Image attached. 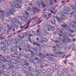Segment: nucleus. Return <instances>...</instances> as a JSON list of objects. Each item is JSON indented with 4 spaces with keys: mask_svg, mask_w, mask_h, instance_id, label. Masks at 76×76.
<instances>
[{
    "mask_svg": "<svg viewBox=\"0 0 76 76\" xmlns=\"http://www.w3.org/2000/svg\"><path fill=\"white\" fill-rule=\"evenodd\" d=\"M59 44H56L55 46H53L52 47L53 48L52 51L54 52H56L57 51H61V48H66L67 47V45L65 44L62 45L63 44L61 42H59Z\"/></svg>",
    "mask_w": 76,
    "mask_h": 76,
    "instance_id": "f257e3e1",
    "label": "nucleus"
},
{
    "mask_svg": "<svg viewBox=\"0 0 76 76\" xmlns=\"http://www.w3.org/2000/svg\"><path fill=\"white\" fill-rule=\"evenodd\" d=\"M29 63H23L21 64V66H20V67H19V68H21L23 71H25V72H26V71L28 70L27 67L29 66Z\"/></svg>",
    "mask_w": 76,
    "mask_h": 76,
    "instance_id": "f03ea898",
    "label": "nucleus"
},
{
    "mask_svg": "<svg viewBox=\"0 0 76 76\" xmlns=\"http://www.w3.org/2000/svg\"><path fill=\"white\" fill-rule=\"evenodd\" d=\"M67 35H68V34H67V33L66 31H65L64 34V33H63L61 34V35H60V36L61 39V40L63 39L64 41V40H65V39H67Z\"/></svg>",
    "mask_w": 76,
    "mask_h": 76,
    "instance_id": "7ed1b4c3",
    "label": "nucleus"
},
{
    "mask_svg": "<svg viewBox=\"0 0 76 76\" xmlns=\"http://www.w3.org/2000/svg\"><path fill=\"white\" fill-rule=\"evenodd\" d=\"M31 34V32H28L27 33H25L23 34V36H19L18 37V39L20 41H21V39H23L24 37H28L29 35Z\"/></svg>",
    "mask_w": 76,
    "mask_h": 76,
    "instance_id": "20e7f679",
    "label": "nucleus"
},
{
    "mask_svg": "<svg viewBox=\"0 0 76 76\" xmlns=\"http://www.w3.org/2000/svg\"><path fill=\"white\" fill-rule=\"evenodd\" d=\"M1 58L2 60H3V59L4 60V59H10L9 61H8V62H9L10 63H12V60H13V58H10L8 56H4L3 57H1Z\"/></svg>",
    "mask_w": 76,
    "mask_h": 76,
    "instance_id": "39448f33",
    "label": "nucleus"
},
{
    "mask_svg": "<svg viewBox=\"0 0 76 76\" xmlns=\"http://www.w3.org/2000/svg\"><path fill=\"white\" fill-rule=\"evenodd\" d=\"M34 34L35 35H39V37L40 38H42V35L41 34V32L39 31V29H38L37 31L35 32Z\"/></svg>",
    "mask_w": 76,
    "mask_h": 76,
    "instance_id": "423d86ee",
    "label": "nucleus"
},
{
    "mask_svg": "<svg viewBox=\"0 0 76 76\" xmlns=\"http://www.w3.org/2000/svg\"><path fill=\"white\" fill-rule=\"evenodd\" d=\"M10 67H9V69H11L12 71H15L16 70V67L15 66V65H13V64H9Z\"/></svg>",
    "mask_w": 76,
    "mask_h": 76,
    "instance_id": "0eeeda50",
    "label": "nucleus"
},
{
    "mask_svg": "<svg viewBox=\"0 0 76 76\" xmlns=\"http://www.w3.org/2000/svg\"><path fill=\"white\" fill-rule=\"evenodd\" d=\"M33 11L34 13H36L37 12H39V10L37 7H34L33 8Z\"/></svg>",
    "mask_w": 76,
    "mask_h": 76,
    "instance_id": "6e6552de",
    "label": "nucleus"
},
{
    "mask_svg": "<svg viewBox=\"0 0 76 76\" xmlns=\"http://www.w3.org/2000/svg\"><path fill=\"white\" fill-rule=\"evenodd\" d=\"M53 18L54 19H57L58 21V22H59V23H61V21H62V19H61V18H58L57 16L56 17L54 16L53 17Z\"/></svg>",
    "mask_w": 76,
    "mask_h": 76,
    "instance_id": "1a4fd4ad",
    "label": "nucleus"
},
{
    "mask_svg": "<svg viewBox=\"0 0 76 76\" xmlns=\"http://www.w3.org/2000/svg\"><path fill=\"white\" fill-rule=\"evenodd\" d=\"M69 69L66 68V69H65L64 68L62 70V73L64 74V73H65L66 74V73H67L68 72H69Z\"/></svg>",
    "mask_w": 76,
    "mask_h": 76,
    "instance_id": "9d476101",
    "label": "nucleus"
},
{
    "mask_svg": "<svg viewBox=\"0 0 76 76\" xmlns=\"http://www.w3.org/2000/svg\"><path fill=\"white\" fill-rule=\"evenodd\" d=\"M65 30V29L64 28H62L61 29L60 31H58V35H61V34H63V31H64Z\"/></svg>",
    "mask_w": 76,
    "mask_h": 76,
    "instance_id": "9b49d317",
    "label": "nucleus"
},
{
    "mask_svg": "<svg viewBox=\"0 0 76 76\" xmlns=\"http://www.w3.org/2000/svg\"><path fill=\"white\" fill-rule=\"evenodd\" d=\"M15 11H16V10H15V9H12L11 10H10L9 11V12L11 15H13V14L15 13Z\"/></svg>",
    "mask_w": 76,
    "mask_h": 76,
    "instance_id": "f8f14e48",
    "label": "nucleus"
},
{
    "mask_svg": "<svg viewBox=\"0 0 76 76\" xmlns=\"http://www.w3.org/2000/svg\"><path fill=\"white\" fill-rule=\"evenodd\" d=\"M60 16H62V19H66V17L65 15H63L64 14L63 13V11H61L60 12Z\"/></svg>",
    "mask_w": 76,
    "mask_h": 76,
    "instance_id": "ddd939ff",
    "label": "nucleus"
},
{
    "mask_svg": "<svg viewBox=\"0 0 76 76\" xmlns=\"http://www.w3.org/2000/svg\"><path fill=\"white\" fill-rule=\"evenodd\" d=\"M0 50H3V51H5L6 50V47L2 46L0 48Z\"/></svg>",
    "mask_w": 76,
    "mask_h": 76,
    "instance_id": "4468645a",
    "label": "nucleus"
},
{
    "mask_svg": "<svg viewBox=\"0 0 76 76\" xmlns=\"http://www.w3.org/2000/svg\"><path fill=\"white\" fill-rule=\"evenodd\" d=\"M58 76H64V74L61 73V71H59L58 72L57 74Z\"/></svg>",
    "mask_w": 76,
    "mask_h": 76,
    "instance_id": "2eb2a0df",
    "label": "nucleus"
},
{
    "mask_svg": "<svg viewBox=\"0 0 76 76\" xmlns=\"http://www.w3.org/2000/svg\"><path fill=\"white\" fill-rule=\"evenodd\" d=\"M37 47H39V51H41V50H42V49L41 48H42V46L41 45V44H40L39 43H38L37 45Z\"/></svg>",
    "mask_w": 76,
    "mask_h": 76,
    "instance_id": "dca6fc26",
    "label": "nucleus"
},
{
    "mask_svg": "<svg viewBox=\"0 0 76 76\" xmlns=\"http://www.w3.org/2000/svg\"><path fill=\"white\" fill-rule=\"evenodd\" d=\"M62 40H61V39H60V38H57L56 39V41H55V43H58V42H59V41L61 40L62 41H63V39H62Z\"/></svg>",
    "mask_w": 76,
    "mask_h": 76,
    "instance_id": "f3484780",
    "label": "nucleus"
},
{
    "mask_svg": "<svg viewBox=\"0 0 76 76\" xmlns=\"http://www.w3.org/2000/svg\"><path fill=\"white\" fill-rule=\"evenodd\" d=\"M32 20H33V21L34 22H35V20H36V18H35V17H34V18H32L31 20H30L29 21V22L27 23V25H29V24H30L31 22V21H32Z\"/></svg>",
    "mask_w": 76,
    "mask_h": 76,
    "instance_id": "a211bd4d",
    "label": "nucleus"
},
{
    "mask_svg": "<svg viewBox=\"0 0 76 76\" xmlns=\"http://www.w3.org/2000/svg\"><path fill=\"white\" fill-rule=\"evenodd\" d=\"M56 20L54 19H53L52 20L51 23L53 24V25H56Z\"/></svg>",
    "mask_w": 76,
    "mask_h": 76,
    "instance_id": "6ab92c4d",
    "label": "nucleus"
},
{
    "mask_svg": "<svg viewBox=\"0 0 76 76\" xmlns=\"http://www.w3.org/2000/svg\"><path fill=\"white\" fill-rule=\"evenodd\" d=\"M13 47L14 49H15V50H17V49H18L19 46H16V45H13Z\"/></svg>",
    "mask_w": 76,
    "mask_h": 76,
    "instance_id": "aec40b11",
    "label": "nucleus"
},
{
    "mask_svg": "<svg viewBox=\"0 0 76 76\" xmlns=\"http://www.w3.org/2000/svg\"><path fill=\"white\" fill-rule=\"evenodd\" d=\"M15 6L17 7V8H21V6L19 4H15Z\"/></svg>",
    "mask_w": 76,
    "mask_h": 76,
    "instance_id": "412c9836",
    "label": "nucleus"
},
{
    "mask_svg": "<svg viewBox=\"0 0 76 76\" xmlns=\"http://www.w3.org/2000/svg\"><path fill=\"white\" fill-rule=\"evenodd\" d=\"M22 56H23L24 57L26 58H29V55H27L25 54L22 55Z\"/></svg>",
    "mask_w": 76,
    "mask_h": 76,
    "instance_id": "4be33fe9",
    "label": "nucleus"
},
{
    "mask_svg": "<svg viewBox=\"0 0 76 76\" xmlns=\"http://www.w3.org/2000/svg\"><path fill=\"white\" fill-rule=\"evenodd\" d=\"M5 28H7L8 26H9V25L7 23H4L3 24Z\"/></svg>",
    "mask_w": 76,
    "mask_h": 76,
    "instance_id": "5701e85b",
    "label": "nucleus"
},
{
    "mask_svg": "<svg viewBox=\"0 0 76 76\" xmlns=\"http://www.w3.org/2000/svg\"><path fill=\"white\" fill-rule=\"evenodd\" d=\"M42 41L44 42H46L48 41V39L46 38H42Z\"/></svg>",
    "mask_w": 76,
    "mask_h": 76,
    "instance_id": "b1692460",
    "label": "nucleus"
},
{
    "mask_svg": "<svg viewBox=\"0 0 76 76\" xmlns=\"http://www.w3.org/2000/svg\"><path fill=\"white\" fill-rule=\"evenodd\" d=\"M26 47L27 48H29L30 49H31V45H30L28 44V43H26Z\"/></svg>",
    "mask_w": 76,
    "mask_h": 76,
    "instance_id": "393cba45",
    "label": "nucleus"
},
{
    "mask_svg": "<svg viewBox=\"0 0 76 76\" xmlns=\"http://www.w3.org/2000/svg\"><path fill=\"white\" fill-rule=\"evenodd\" d=\"M71 7L73 10H76V6H75L74 5H72L71 6Z\"/></svg>",
    "mask_w": 76,
    "mask_h": 76,
    "instance_id": "a878e982",
    "label": "nucleus"
},
{
    "mask_svg": "<svg viewBox=\"0 0 76 76\" xmlns=\"http://www.w3.org/2000/svg\"><path fill=\"white\" fill-rule=\"evenodd\" d=\"M66 31H67V32H71V33H72V32H73V31L71 30V28H70V29H69V28H68L66 29Z\"/></svg>",
    "mask_w": 76,
    "mask_h": 76,
    "instance_id": "bb28decb",
    "label": "nucleus"
},
{
    "mask_svg": "<svg viewBox=\"0 0 76 76\" xmlns=\"http://www.w3.org/2000/svg\"><path fill=\"white\" fill-rule=\"evenodd\" d=\"M48 31H50V30H51V28H52V26H51V25H48Z\"/></svg>",
    "mask_w": 76,
    "mask_h": 76,
    "instance_id": "cd10ccee",
    "label": "nucleus"
},
{
    "mask_svg": "<svg viewBox=\"0 0 76 76\" xmlns=\"http://www.w3.org/2000/svg\"><path fill=\"white\" fill-rule=\"evenodd\" d=\"M42 69H37V73H42Z\"/></svg>",
    "mask_w": 76,
    "mask_h": 76,
    "instance_id": "c85d7f7f",
    "label": "nucleus"
},
{
    "mask_svg": "<svg viewBox=\"0 0 76 76\" xmlns=\"http://www.w3.org/2000/svg\"><path fill=\"white\" fill-rule=\"evenodd\" d=\"M32 50H34V51H37V50H38V48H32Z\"/></svg>",
    "mask_w": 76,
    "mask_h": 76,
    "instance_id": "c756f323",
    "label": "nucleus"
},
{
    "mask_svg": "<svg viewBox=\"0 0 76 76\" xmlns=\"http://www.w3.org/2000/svg\"><path fill=\"white\" fill-rule=\"evenodd\" d=\"M20 63H19V62L18 61V63H17L14 66H20V67H21V66H20Z\"/></svg>",
    "mask_w": 76,
    "mask_h": 76,
    "instance_id": "7c9ffc66",
    "label": "nucleus"
},
{
    "mask_svg": "<svg viewBox=\"0 0 76 76\" xmlns=\"http://www.w3.org/2000/svg\"><path fill=\"white\" fill-rule=\"evenodd\" d=\"M63 12L64 13V14L65 15H67V14H68V12L67 11V10H63Z\"/></svg>",
    "mask_w": 76,
    "mask_h": 76,
    "instance_id": "2f4dec72",
    "label": "nucleus"
},
{
    "mask_svg": "<svg viewBox=\"0 0 76 76\" xmlns=\"http://www.w3.org/2000/svg\"><path fill=\"white\" fill-rule=\"evenodd\" d=\"M3 28V26H2V25H0V31L1 33H2V32L1 31H2V29Z\"/></svg>",
    "mask_w": 76,
    "mask_h": 76,
    "instance_id": "473e14b6",
    "label": "nucleus"
},
{
    "mask_svg": "<svg viewBox=\"0 0 76 76\" xmlns=\"http://www.w3.org/2000/svg\"><path fill=\"white\" fill-rule=\"evenodd\" d=\"M2 69H6V66L4 64H3L2 65L1 67Z\"/></svg>",
    "mask_w": 76,
    "mask_h": 76,
    "instance_id": "72a5a7b5",
    "label": "nucleus"
},
{
    "mask_svg": "<svg viewBox=\"0 0 76 76\" xmlns=\"http://www.w3.org/2000/svg\"><path fill=\"white\" fill-rule=\"evenodd\" d=\"M48 59H49V60H50V61H54V58L53 57H49Z\"/></svg>",
    "mask_w": 76,
    "mask_h": 76,
    "instance_id": "f704fd0d",
    "label": "nucleus"
},
{
    "mask_svg": "<svg viewBox=\"0 0 76 76\" xmlns=\"http://www.w3.org/2000/svg\"><path fill=\"white\" fill-rule=\"evenodd\" d=\"M15 42H16L17 44H19V42H20V41H20L19 39L18 38V39H15Z\"/></svg>",
    "mask_w": 76,
    "mask_h": 76,
    "instance_id": "c9c22d12",
    "label": "nucleus"
},
{
    "mask_svg": "<svg viewBox=\"0 0 76 76\" xmlns=\"http://www.w3.org/2000/svg\"><path fill=\"white\" fill-rule=\"evenodd\" d=\"M8 30H12V28H13V27L12 26H10L9 25V26H8Z\"/></svg>",
    "mask_w": 76,
    "mask_h": 76,
    "instance_id": "e433bc0d",
    "label": "nucleus"
},
{
    "mask_svg": "<svg viewBox=\"0 0 76 76\" xmlns=\"http://www.w3.org/2000/svg\"><path fill=\"white\" fill-rule=\"evenodd\" d=\"M46 72L47 71L46 70L44 69L43 70H42V74H45Z\"/></svg>",
    "mask_w": 76,
    "mask_h": 76,
    "instance_id": "4c0bfd02",
    "label": "nucleus"
},
{
    "mask_svg": "<svg viewBox=\"0 0 76 76\" xmlns=\"http://www.w3.org/2000/svg\"><path fill=\"white\" fill-rule=\"evenodd\" d=\"M15 53H14V55H17L18 54V50H15L14 51Z\"/></svg>",
    "mask_w": 76,
    "mask_h": 76,
    "instance_id": "58836bf2",
    "label": "nucleus"
},
{
    "mask_svg": "<svg viewBox=\"0 0 76 76\" xmlns=\"http://www.w3.org/2000/svg\"><path fill=\"white\" fill-rule=\"evenodd\" d=\"M66 10L67 11V12H70V9L69 8H66Z\"/></svg>",
    "mask_w": 76,
    "mask_h": 76,
    "instance_id": "ea45409f",
    "label": "nucleus"
},
{
    "mask_svg": "<svg viewBox=\"0 0 76 76\" xmlns=\"http://www.w3.org/2000/svg\"><path fill=\"white\" fill-rule=\"evenodd\" d=\"M53 10L54 12V15H55L56 13V12H57V10L55 8H53Z\"/></svg>",
    "mask_w": 76,
    "mask_h": 76,
    "instance_id": "a19ab883",
    "label": "nucleus"
},
{
    "mask_svg": "<svg viewBox=\"0 0 76 76\" xmlns=\"http://www.w3.org/2000/svg\"><path fill=\"white\" fill-rule=\"evenodd\" d=\"M55 57H60V54H56Z\"/></svg>",
    "mask_w": 76,
    "mask_h": 76,
    "instance_id": "79ce46f5",
    "label": "nucleus"
},
{
    "mask_svg": "<svg viewBox=\"0 0 76 76\" xmlns=\"http://www.w3.org/2000/svg\"><path fill=\"white\" fill-rule=\"evenodd\" d=\"M25 44V41L24 40H22L21 42L20 43V45H23Z\"/></svg>",
    "mask_w": 76,
    "mask_h": 76,
    "instance_id": "37998d69",
    "label": "nucleus"
},
{
    "mask_svg": "<svg viewBox=\"0 0 76 76\" xmlns=\"http://www.w3.org/2000/svg\"><path fill=\"white\" fill-rule=\"evenodd\" d=\"M48 32H43V35L44 36H46L47 35V34H48Z\"/></svg>",
    "mask_w": 76,
    "mask_h": 76,
    "instance_id": "c03bdc74",
    "label": "nucleus"
},
{
    "mask_svg": "<svg viewBox=\"0 0 76 76\" xmlns=\"http://www.w3.org/2000/svg\"><path fill=\"white\" fill-rule=\"evenodd\" d=\"M67 37H73V35H71V34H68L67 35Z\"/></svg>",
    "mask_w": 76,
    "mask_h": 76,
    "instance_id": "a18cd8bd",
    "label": "nucleus"
},
{
    "mask_svg": "<svg viewBox=\"0 0 76 76\" xmlns=\"http://www.w3.org/2000/svg\"><path fill=\"white\" fill-rule=\"evenodd\" d=\"M21 48L20 46H19V47L18 48V49L20 51H21L22 50H24V49H22V48Z\"/></svg>",
    "mask_w": 76,
    "mask_h": 76,
    "instance_id": "49530a36",
    "label": "nucleus"
},
{
    "mask_svg": "<svg viewBox=\"0 0 76 76\" xmlns=\"http://www.w3.org/2000/svg\"><path fill=\"white\" fill-rule=\"evenodd\" d=\"M70 28H72L73 29H76V26L74 25H73L72 27H70Z\"/></svg>",
    "mask_w": 76,
    "mask_h": 76,
    "instance_id": "de8ad7c7",
    "label": "nucleus"
},
{
    "mask_svg": "<svg viewBox=\"0 0 76 76\" xmlns=\"http://www.w3.org/2000/svg\"><path fill=\"white\" fill-rule=\"evenodd\" d=\"M50 4L51 5H52L53 3H54V2L53 1V0H50Z\"/></svg>",
    "mask_w": 76,
    "mask_h": 76,
    "instance_id": "09e8293b",
    "label": "nucleus"
},
{
    "mask_svg": "<svg viewBox=\"0 0 76 76\" xmlns=\"http://www.w3.org/2000/svg\"><path fill=\"white\" fill-rule=\"evenodd\" d=\"M26 26V25H24L23 26H21L20 27V28L21 29H23V28H25V27Z\"/></svg>",
    "mask_w": 76,
    "mask_h": 76,
    "instance_id": "8fccbe9b",
    "label": "nucleus"
},
{
    "mask_svg": "<svg viewBox=\"0 0 76 76\" xmlns=\"http://www.w3.org/2000/svg\"><path fill=\"white\" fill-rule=\"evenodd\" d=\"M29 52L31 53V55H34V52L32 51L31 50H30Z\"/></svg>",
    "mask_w": 76,
    "mask_h": 76,
    "instance_id": "3c124183",
    "label": "nucleus"
},
{
    "mask_svg": "<svg viewBox=\"0 0 76 76\" xmlns=\"http://www.w3.org/2000/svg\"><path fill=\"white\" fill-rule=\"evenodd\" d=\"M30 51V50L28 49H26L25 50V51L26 53L28 52V51Z\"/></svg>",
    "mask_w": 76,
    "mask_h": 76,
    "instance_id": "603ef678",
    "label": "nucleus"
},
{
    "mask_svg": "<svg viewBox=\"0 0 76 76\" xmlns=\"http://www.w3.org/2000/svg\"><path fill=\"white\" fill-rule=\"evenodd\" d=\"M28 11H31V8L29 7H28L27 8Z\"/></svg>",
    "mask_w": 76,
    "mask_h": 76,
    "instance_id": "864d4df0",
    "label": "nucleus"
},
{
    "mask_svg": "<svg viewBox=\"0 0 76 76\" xmlns=\"http://www.w3.org/2000/svg\"><path fill=\"white\" fill-rule=\"evenodd\" d=\"M18 63V61H14L13 62V64H15H15H16V63Z\"/></svg>",
    "mask_w": 76,
    "mask_h": 76,
    "instance_id": "5fc2aeb1",
    "label": "nucleus"
},
{
    "mask_svg": "<svg viewBox=\"0 0 76 76\" xmlns=\"http://www.w3.org/2000/svg\"><path fill=\"white\" fill-rule=\"evenodd\" d=\"M11 20L12 22H13V23H15V22H16V21L14 19H11Z\"/></svg>",
    "mask_w": 76,
    "mask_h": 76,
    "instance_id": "6e6d98bb",
    "label": "nucleus"
},
{
    "mask_svg": "<svg viewBox=\"0 0 76 76\" xmlns=\"http://www.w3.org/2000/svg\"><path fill=\"white\" fill-rule=\"evenodd\" d=\"M16 1H18L19 3H20V2H22V0H15Z\"/></svg>",
    "mask_w": 76,
    "mask_h": 76,
    "instance_id": "4d7b16f0",
    "label": "nucleus"
},
{
    "mask_svg": "<svg viewBox=\"0 0 76 76\" xmlns=\"http://www.w3.org/2000/svg\"><path fill=\"white\" fill-rule=\"evenodd\" d=\"M69 26H71L70 27H72L73 26V23H69Z\"/></svg>",
    "mask_w": 76,
    "mask_h": 76,
    "instance_id": "13d9d810",
    "label": "nucleus"
},
{
    "mask_svg": "<svg viewBox=\"0 0 76 76\" xmlns=\"http://www.w3.org/2000/svg\"><path fill=\"white\" fill-rule=\"evenodd\" d=\"M51 72V69H48L47 70V72Z\"/></svg>",
    "mask_w": 76,
    "mask_h": 76,
    "instance_id": "bf43d9fd",
    "label": "nucleus"
},
{
    "mask_svg": "<svg viewBox=\"0 0 76 76\" xmlns=\"http://www.w3.org/2000/svg\"><path fill=\"white\" fill-rule=\"evenodd\" d=\"M7 73H9L10 72V70L9 69H8L7 71Z\"/></svg>",
    "mask_w": 76,
    "mask_h": 76,
    "instance_id": "052dcab7",
    "label": "nucleus"
},
{
    "mask_svg": "<svg viewBox=\"0 0 76 76\" xmlns=\"http://www.w3.org/2000/svg\"><path fill=\"white\" fill-rule=\"evenodd\" d=\"M38 44V43H37L36 42H34L33 43V44L34 45H37Z\"/></svg>",
    "mask_w": 76,
    "mask_h": 76,
    "instance_id": "680f3d73",
    "label": "nucleus"
},
{
    "mask_svg": "<svg viewBox=\"0 0 76 76\" xmlns=\"http://www.w3.org/2000/svg\"><path fill=\"white\" fill-rule=\"evenodd\" d=\"M37 69H34L32 70V71L33 72H37Z\"/></svg>",
    "mask_w": 76,
    "mask_h": 76,
    "instance_id": "e2e57ef3",
    "label": "nucleus"
},
{
    "mask_svg": "<svg viewBox=\"0 0 76 76\" xmlns=\"http://www.w3.org/2000/svg\"><path fill=\"white\" fill-rule=\"evenodd\" d=\"M75 11H73V12H72L70 14L71 15H74V14H75Z\"/></svg>",
    "mask_w": 76,
    "mask_h": 76,
    "instance_id": "0e129e2a",
    "label": "nucleus"
},
{
    "mask_svg": "<svg viewBox=\"0 0 76 76\" xmlns=\"http://www.w3.org/2000/svg\"><path fill=\"white\" fill-rule=\"evenodd\" d=\"M67 60H65L64 61V64H67Z\"/></svg>",
    "mask_w": 76,
    "mask_h": 76,
    "instance_id": "69168bd1",
    "label": "nucleus"
},
{
    "mask_svg": "<svg viewBox=\"0 0 76 76\" xmlns=\"http://www.w3.org/2000/svg\"><path fill=\"white\" fill-rule=\"evenodd\" d=\"M19 73H16L15 75V76H19Z\"/></svg>",
    "mask_w": 76,
    "mask_h": 76,
    "instance_id": "338daca9",
    "label": "nucleus"
},
{
    "mask_svg": "<svg viewBox=\"0 0 76 76\" xmlns=\"http://www.w3.org/2000/svg\"><path fill=\"white\" fill-rule=\"evenodd\" d=\"M22 61H24V62H27V60L26 59H24L22 60Z\"/></svg>",
    "mask_w": 76,
    "mask_h": 76,
    "instance_id": "774afa93",
    "label": "nucleus"
}]
</instances>
